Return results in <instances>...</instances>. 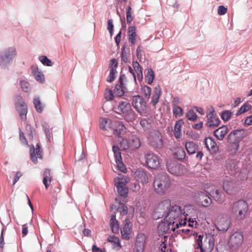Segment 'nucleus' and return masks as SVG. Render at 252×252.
I'll use <instances>...</instances> for the list:
<instances>
[{"label":"nucleus","instance_id":"obj_44","mask_svg":"<svg viewBox=\"0 0 252 252\" xmlns=\"http://www.w3.org/2000/svg\"><path fill=\"white\" fill-rule=\"evenodd\" d=\"M141 94L145 97V98L149 99L151 96V89L147 86H144L141 89Z\"/></svg>","mask_w":252,"mask_h":252},{"label":"nucleus","instance_id":"obj_43","mask_svg":"<svg viewBox=\"0 0 252 252\" xmlns=\"http://www.w3.org/2000/svg\"><path fill=\"white\" fill-rule=\"evenodd\" d=\"M230 145L228 148V151L231 155H235L240 147L239 144H229Z\"/></svg>","mask_w":252,"mask_h":252},{"label":"nucleus","instance_id":"obj_28","mask_svg":"<svg viewBox=\"0 0 252 252\" xmlns=\"http://www.w3.org/2000/svg\"><path fill=\"white\" fill-rule=\"evenodd\" d=\"M125 78L126 76L125 75H121L119 79V81L120 84L116 85L115 87V93H117V94L119 96H121L124 94L123 89H126V88L125 87L124 84L123 83V80Z\"/></svg>","mask_w":252,"mask_h":252},{"label":"nucleus","instance_id":"obj_51","mask_svg":"<svg viewBox=\"0 0 252 252\" xmlns=\"http://www.w3.org/2000/svg\"><path fill=\"white\" fill-rule=\"evenodd\" d=\"M251 108V106L248 103H245L243 104L241 107L239 109V111L236 113L237 115H239L245 113L248 110H250Z\"/></svg>","mask_w":252,"mask_h":252},{"label":"nucleus","instance_id":"obj_4","mask_svg":"<svg viewBox=\"0 0 252 252\" xmlns=\"http://www.w3.org/2000/svg\"><path fill=\"white\" fill-rule=\"evenodd\" d=\"M205 190L219 203L222 204L225 200V194L214 185L205 187Z\"/></svg>","mask_w":252,"mask_h":252},{"label":"nucleus","instance_id":"obj_1","mask_svg":"<svg viewBox=\"0 0 252 252\" xmlns=\"http://www.w3.org/2000/svg\"><path fill=\"white\" fill-rule=\"evenodd\" d=\"M171 184L169 177L166 174L157 176L153 183L155 191L159 195H163L167 191Z\"/></svg>","mask_w":252,"mask_h":252},{"label":"nucleus","instance_id":"obj_40","mask_svg":"<svg viewBox=\"0 0 252 252\" xmlns=\"http://www.w3.org/2000/svg\"><path fill=\"white\" fill-rule=\"evenodd\" d=\"M155 78V73L154 71L149 68L147 69V73L145 75V80L148 84H151Z\"/></svg>","mask_w":252,"mask_h":252},{"label":"nucleus","instance_id":"obj_32","mask_svg":"<svg viewBox=\"0 0 252 252\" xmlns=\"http://www.w3.org/2000/svg\"><path fill=\"white\" fill-rule=\"evenodd\" d=\"M136 36L135 27L130 26L128 28V40L131 44H134L135 43Z\"/></svg>","mask_w":252,"mask_h":252},{"label":"nucleus","instance_id":"obj_50","mask_svg":"<svg viewBox=\"0 0 252 252\" xmlns=\"http://www.w3.org/2000/svg\"><path fill=\"white\" fill-rule=\"evenodd\" d=\"M39 61L41 62V63L46 66H51L52 65V63L50 60H49L46 56H41L39 57Z\"/></svg>","mask_w":252,"mask_h":252},{"label":"nucleus","instance_id":"obj_27","mask_svg":"<svg viewBox=\"0 0 252 252\" xmlns=\"http://www.w3.org/2000/svg\"><path fill=\"white\" fill-rule=\"evenodd\" d=\"M205 143L207 148L213 153H216L219 151V147L212 138H206Z\"/></svg>","mask_w":252,"mask_h":252},{"label":"nucleus","instance_id":"obj_42","mask_svg":"<svg viewBox=\"0 0 252 252\" xmlns=\"http://www.w3.org/2000/svg\"><path fill=\"white\" fill-rule=\"evenodd\" d=\"M119 145L120 149L122 150H129L130 146L129 145V140L128 138H123L121 140H120Z\"/></svg>","mask_w":252,"mask_h":252},{"label":"nucleus","instance_id":"obj_18","mask_svg":"<svg viewBox=\"0 0 252 252\" xmlns=\"http://www.w3.org/2000/svg\"><path fill=\"white\" fill-rule=\"evenodd\" d=\"M183 219H185L184 220H181V221H173L172 224L173 226H176V228H179V226L184 225L186 224V221L187 220H188V225L190 227H193L194 226L196 227L197 225V222L195 220V218L190 217L188 214H184L183 215Z\"/></svg>","mask_w":252,"mask_h":252},{"label":"nucleus","instance_id":"obj_3","mask_svg":"<svg viewBox=\"0 0 252 252\" xmlns=\"http://www.w3.org/2000/svg\"><path fill=\"white\" fill-rule=\"evenodd\" d=\"M118 110L127 122H132L135 120L137 115L133 111L130 103L126 101H120L118 106Z\"/></svg>","mask_w":252,"mask_h":252},{"label":"nucleus","instance_id":"obj_29","mask_svg":"<svg viewBox=\"0 0 252 252\" xmlns=\"http://www.w3.org/2000/svg\"><path fill=\"white\" fill-rule=\"evenodd\" d=\"M132 67L136 75L137 79L140 81L143 79L142 68L137 61L133 62Z\"/></svg>","mask_w":252,"mask_h":252},{"label":"nucleus","instance_id":"obj_34","mask_svg":"<svg viewBox=\"0 0 252 252\" xmlns=\"http://www.w3.org/2000/svg\"><path fill=\"white\" fill-rule=\"evenodd\" d=\"M161 89L159 86L154 88V94L152 98V104L155 106L158 102L160 95Z\"/></svg>","mask_w":252,"mask_h":252},{"label":"nucleus","instance_id":"obj_7","mask_svg":"<svg viewBox=\"0 0 252 252\" xmlns=\"http://www.w3.org/2000/svg\"><path fill=\"white\" fill-rule=\"evenodd\" d=\"M248 135L247 130L244 129L232 131L227 136L229 144H239L240 142Z\"/></svg>","mask_w":252,"mask_h":252},{"label":"nucleus","instance_id":"obj_19","mask_svg":"<svg viewBox=\"0 0 252 252\" xmlns=\"http://www.w3.org/2000/svg\"><path fill=\"white\" fill-rule=\"evenodd\" d=\"M132 224L129 219H126L121 228V234L123 239L128 240L131 233Z\"/></svg>","mask_w":252,"mask_h":252},{"label":"nucleus","instance_id":"obj_16","mask_svg":"<svg viewBox=\"0 0 252 252\" xmlns=\"http://www.w3.org/2000/svg\"><path fill=\"white\" fill-rule=\"evenodd\" d=\"M244 238L242 233L234 232L230 237L229 244L232 250L238 249L242 244Z\"/></svg>","mask_w":252,"mask_h":252},{"label":"nucleus","instance_id":"obj_49","mask_svg":"<svg viewBox=\"0 0 252 252\" xmlns=\"http://www.w3.org/2000/svg\"><path fill=\"white\" fill-rule=\"evenodd\" d=\"M146 236L143 233L137 235L135 244L145 245L146 242Z\"/></svg>","mask_w":252,"mask_h":252},{"label":"nucleus","instance_id":"obj_5","mask_svg":"<svg viewBox=\"0 0 252 252\" xmlns=\"http://www.w3.org/2000/svg\"><path fill=\"white\" fill-rule=\"evenodd\" d=\"M166 168L169 173L175 176H181L186 171V169L183 164L171 160L167 161Z\"/></svg>","mask_w":252,"mask_h":252},{"label":"nucleus","instance_id":"obj_8","mask_svg":"<svg viewBox=\"0 0 252 252\" xmlns=\"http://www.w3.org/2000/svg\"><path fill=\"white\" fill-rule=\"evenodd\" d=\"M172 203L171 200L169 199L160 201L155 208V212L159 214L161 218H165Z\"/></svg>","mask_w":252,"mask_h":252},{"label":"nucleus","instance_id":"obj_63","mask_svg":"<svg viewBox=\"0 0 252 252\" xmlns=\"http://www.w3.org/2000/svg\"><path fill=\"white\" fill-rule=\"evenodd\" d=\"M227 11V8L225 7L223 5H220L218 7V13L220 15H222L225 14Z\"/></svg>","mask_w":252,"mask_h":252},{"label":"nucleus","instance_id":"obj_52","mask_svg":"<svg viewBox=\"0 0 252 252\" xmlns=\"http://www.w3.org/2000/svg\"><path fill=\"white\" fill-rule=\"evenodd\" d=\"M126 22L128 24L131 23L133 20L132 17V8L130 6H128L126 9Z\"/></svg>","mask_w":252,"mask_h":252},{"label":"nucleus","instance_id":"obj_56","mask_svg":"<svg viewBox=\"0 0 252 252\" xmlns=\"http://www.w3.org/2000/svg\"><path fill=\"white\" fill-rule=\"evenodd\" d=\"M140 125L145 130L149 129L151 128V124L146 119H143L140 121Z\"/></svg>","mask_w":252,"mask_h":252},{"label":"nucleus","instance_id":"obj_58","mask_svg":"<svg viewBox=\"0 0 252 252\" xmlns=\"http://www.w3.org/2000/svg\"><path fill=\"white\" fill-rule=\"evenodd\" d=\"M105 98L107 100H111L113 99L114 96L112 91L107 88L104 93Z\"/></svg>","mask_w":252,"mask_h":252},{"label":"nucleus","instance_id":"obj_9","mask_svg":"<svg viewBox=\"0 0 252 252\" xmlns=\"http://www.w3.org/2000/svg\"><path fill=\"white\" fill-rule=\"evenodd\" d=\"M184 214H185V212H182L180 206L172 203V205L170 207L165 218L171 221L176 219L182 220L183 219ZM170 223H171L172 221H170Z\"/></svg>","mask_w":252,"mask_h":252},{"label":"nucleus","instance_id":"obj_12","mask_svg":"<svg viewBox=\"0 0 252 252\" xmlns=\"http://www.w3.org/2000/svg\"><path fill=\"white\" fill-rule=\"evenodd\" d=\"M203 238L204 236L201 235L197 237L195 249L198 250L197 252H205L206 250L213 248V245L211 246L210 242L207 241L206 237L204 240Z\"/></svg>","mask_w":252,"mask_h":252},{"label":"nucleus","instance_id":"obj_22","mask_svg":"<svg viewBox=\"0 0 252 252\" xmlns=\"http://www.w3.org/2000/svg\"><path fill=\"white\" fill-rule=\"evenodd\" d=\"M208 119L207 126L211 128H214L220 125V120L214 114V111L210 112L207 115Z\"/></svg>","mask_w":252,"mask_h":252},{"label":"nucleus","instance_id":"obj_54","mask_svg":"<svg viewBox=\"0 0 252 252\" xmlns=\"http://www.w3.org/2000/svg\"><path fill=\"white\" fill-rule=\"evenodd\" d=\"M117 190L119 194L122 196L125 197L128 193V189L126 187H117Z\"/></svg>","mask_w":252,"mask_h":252},{"label":"nucleus","instance_id":"obj_15","mask_svg":"<svg viewBox=\"0 0 252 252\" xmlns=\"http://www.w3.org/2000/svg\"><path fill=\"white\" fill-rule=\"evenodd\" d=\"M114 122L106 118H101L99 120V127L102 130L107 132L106 134H112L116 132V130L114 129Z\"/></svg>","mask_w":252,"mask_h":252},{"label":"nucleus","instance_id":"obj_57","mask_svg":"<svg viewBox=\"0 0 252 252\" xmlns=\"http://www.w3.org/2000/svg\"><path fill=\"white\" fill-rule=\"evenodd\" d=\"M130 181L129 177L126 176L120 175L119 177L114 178V181H118L120 183H127Z\"/></svg>","mask_w":252,"mask_h":252},{"label":"nucleus","instance_id":"obj_30","mask_svg":"<svg viewBox=\"0 0 252 252\" xmlns=\"http://www.w3.org/2000/svg\"><path fill=\"white\" fill-rule=\"evenodd\" d=\"M111 230L114 233H117L119 230V224L116 219V214L115 213L112 214L110 222Z\"/></svg>","mask_w":252,"mask_h":252},{"label":"nucleus","instance_id":"obj_23","mask_svg":"<svg viewBox=\"0 0 252 252\" xmlns=\"http://www.w3.org/2000/svg\"><path fill=\"white\" fill-rule=\"evenodd\" d=\"M134 177L137 181L143 185L148 183L149 177L147 172L145 170H137L134 173Z\"/></svg>","mask_w":252,"mask_h":252},{"label":"nucleus","instance_id":"obj_25","mask_svg":"<svg viewBox=\"0 0 252 252\" xmlns=\"http://www.w3.org/2000/svg\"><path fill=\"white\" fill-rule=\"evenodd\" d=\"M31 70L32 74L35 79L40 83H43L45 81L44 75L43 73L39 69L36 65L31 66Z\"/></svg>","mask_w":252,"mask_h":252},{"label":"nucleus","instance_id":"obj_6","mask_svg":"<svg viewBox=\"0 0 252 252\" xmlns=\"http://www.w3.org/2000/svg\"><path fill=\"white\" fill-rule=\"evenodd\" d=\"M148 140L149 144L154 148L160 149L163 145L162 135L158 130H151L149 133Z\"/></svg>","mask_w":252,"mask_h":252},{"label":"nucleus","instance_id":"obj_10","mask_svg":"<svg viewBox=\"0 0 252 252\" xmlns=\"http://www.w3.org/2000/svg\"><path fill=\"white\" fill-rule=\"evenodd\" d=\"M222 188L224 191L230 195L235 194L239 190L238 186L235 181L228 177L223 179Z\"/></svg>","mask_w":252,"mask_h":252},{"label":"nucleus","instance_id":"obj_41","mask_svg":"<svg viewBox=\"0 0 252 252\" xmlns=\"http://www.w3.org/2000/svg\"><path fill=\"white\" fill-rule=\"evenodd\" d=\"M33 104L37 112L40 113H42L44 109V106L38 97L34 98Z\"/></svg>","mask_w":252,"mask_h":252},{"label":"nucleus","instance_id":"obj_33","mask_svg":"<svg viewBox=\"0 0 252 252\" xmlns=\"http://www.w3.org/2000/svg\"><path fill=\"white\" fill-rule=\"evenodd\" d=\"M199 195L202 206L208 207L211 205L212 199L208 195H206L204 192H201Z\"/></svg>","mask_w":252,"mask_h":252},{"label":"nucleus","instance_id":"obj_64","mask_svg":"<svg viewBox=\"0 0 252 252\" xmlns=\"http://www.w3.org/2000/svg\"><path fill=\"white\" fill-rule=\"evenodd\" d=\"M145 245L135 244L134 248V252H143Z\"/></svg>","mask_w":252,"mask_h":252},{"label":"nucleus","instance_id":"obj_14","mask_svg":"<svg viewBox=\"0 0 252 252\" xmlns=\"http://www.w3.org/2000/svg\"><path fill=\"white\" fill-rule=\"evenodd\" d=\"M15 107L21 119L25 121L27 119L28 106L21 97H18L17 102L15 103Z\"/></svg>","mask_w":252,"mask_h":252},{"label":"nucleus","instance_id":"obj_11","mask_svg":"<svg viewBox=\"0 0 252 252\" xmlns=\"http://www.w3.org/2000/svg\"><path fill=\"white\" fill-rule=\"evenodd\" d=\"M131 100L133 106L139 113L141 114L146 113V102L142 96L140 95L133 96Z\"/></svg>","mask_w":252,"mask_h":252},{"label":"nucleus","instance_id":"obj_13","mask_svg":"<svg viewBox=\"0 0 252 252\" xmlns=\"http://www.w3.org/2000/svg\"><path fill=\"white\" fill-rule=\"evenodd\" d=\"M231 220L229 218L225 215L219 216L216 223V227L220 231L226 232L230 227Z\"/></svg>","mask_w":252,"mask_h":252},{"label":"nucleus","instance_id":"obj_62","mask_svg":"<svg viewBox=\"0 0 252 252\" xmlns=\"http://www.w3.org/2000/svg\"><path fill=\"white\" fill-rule=\"evenodd\" d=\"M19 136H20V137H19L21 143L24 145H27L28 141L25 136V134H24V132L20 130V132H19Z\"/></svg>","mask_w":252,"mask_h":252},{"label":"nucleus","instance_id":"obj_59","mask_svg":"<svg viewBox=\"0 0 252 252\" xmlns=\"http://www.w3.org/2000/svg\"><path fill=\"white\" fill-rule=\"evenodd\" d=\"M118 211L120 212L121 215H126L127 213V207L124 204H120L118 208Z\"/></svg>","mask_w":252,"mask_h":252},{"label":"nucleus","instance_id":"obj_37","mask_svg":"<svg viewBox=\"0 0 252 252\" xmlns=\"http://www.w3.org/2000/svg\"><path fill=\"white\" fill-rule=\"evenodd\" d=\"M108 241L112 244L114 249L119 250L121 249V246L120 243L119 238L114 235L110 236L108 238Z\"/></svg>","mask_w":252,"mask_h":252},{"label":"nucleus","instance_id":"obj_53","mask_svg":"<svg viewBox=\"0 0 252 252\" xmlns=\"http://www.w3.org/2000/svg\"><path fill=\"white\" fill-rule=\"evenodd\" d=\"M186 117L189 120L195 121L196 120L197 116L193 110H190L187 113Z\"/></svg>","mask_w":252,"mask_h":252},{"label":"nucleus","instance_id":"obj_55","mask_svg":"<svg viewBox=\"0 0 252 252\" xmlns=\"http://www.w3.org/2000/svg\"><path fill=\"white\" fill-rule=\"evenodd\" d=\"M20 85L23 91L25 92H28L30 90V84L26 81H20Z\"/></svg>","mask_w":252,"mask_h":252},{"label":"nucleus","instance_id":"obj_31","mask_svg":"<svg viewBox=\"0 0 252 252\" xmlns=\"http://www.w3.org/2000/svg\"><path fill=\"white\" fill-rule=\"evenodd\" d=\"M52 180V176L51 175L50 170L46 169L43 173V183L44 184L46 189L49 187Z\"/></svg>","mask_w":252,"mask_h":252},{"label":"nucleus","instance_id":"obj_47","mask_svg":"<svg viewBox=\"0 0 252 252\" xmlns=\"http://www.w3.org/2000/svg\"><path fill=\"white\" fill-rule=\"evenodd\" d=\"M112 150L115 155L116 162L122 160L120 148L117 146H113Z\"/></svg>","mask_w":252,"mask_h":252},{"label":"nucleus","instance_id":"obj_17","mask_svg":"<svg viewBox=\"0 0 252 252\" xmlns=\"http://www.w3.org/2000/svg\"><path fill=\"white\" fill-rule=\"evenodd\" d=\"M147 166L152 169H156L159 166L158 157L153 153H148L145 156Z\"/></svg>","mask_w":252,"mask_h":252},{"label":"nucleus","instance_id":"obj_2","mask_svg":"<svg viewBox=\"0 0 252 252\" xmlns=\"http://www.w3.org/2000/svg\"><path fill=\"white\" fill-rule=\"evenodd\" d=\"M248 210L247 203L241 200L233 203L231 212L236 220H241L245 219Z\"/></svg>","mask_w":252,"mask_h":252},{"label":"nucleus","instance_id":"obj_60","mask_svg":"<svg viewBox=\"0 0 252 252\" xmlns=\"http://www.w3.org/2000/svg\"><path fill=\"white\" fill-rule=\"evenodd\" d=\"M232 113L229 110H225L222 112L221 117L225 121H227L231 117Z\"/></svg>","mask_w":252,"mask_h":252},{"label":"nucleus","instance_id":"obj_24","mask_svg":"<svg viewBox=\"0 0 252 252\" xmlns=\"http://www.w3.org/2000/svg\"><path fill=\"white\" fill-rule=\"evenodd\" d=\"M130 151L134 150L139 148L141 146L140 139L135 135H131L128 137Z\"/></svg>","mask_w":252,"mask_h":252},{"label":"nucleus","instance_id":"obj_20","mask_svg":"<svg viewBox=\"0 0 252 252\" xmlns=\"http://www.w3.org/2000/svg\"><path fill=\"white\" fill-rule=\"evenodd\" d=\"M16 55V50L15 48H9L5 50L2 54L0 56V63L4 62H9Z\"/></svg>","mask_w":252,"mask_h":252},{"label":"nucleus","instance_id":"obj_21","mask_svg":"<svg viewBox=\"0 0 252 252\" xmlns=\"http://www.w3.org/2000/svg\"><path fill=\"white\" fill-rule=\"evenodd\" d=\"M31 158L32 162L36 163L37 162V158L41 159L42 158V152L40 149L39 144L36 145L35 148L32 146L31 148Z\"/></svg>","mask_w":252,"mask_h":252},{"label":"nucleus","instance_id":"obj_48","mask_svg":"<svg viewBox=\"0 0 252 252\" xmlns=\"http://www.w3.org/2000/svg\"><path fill=\"white\" fill-rule=\"evenodd\" d=\"M26 134L28 136L30 140H33V133L34 131V129L32 127L31 125L27 124L25 127Z\"/></svg>","mask_w":252,"mask_h":252},{"label":"nucleus","instance_id":"obj_36","mask_svg":"<svg viewBox=\"0 0 252 252\" xmlns=\"http://www.w3.org/2000/svg\"><path fill=\"white\" fill-rule=\"evenodd\" d=\"M184 122L183 120H179L177 121L174 126V135L176 138H180L181 137V127L184 125Z\"/></svg>","mask_w":252,"mask_h":252},{"label":"nucleus","instance_id":"obj_26","mask_svg":"<svg viewBox=\"0 0 252 252\" xmlns=\"http://www.w3.org/2000/svg\"><path fill=\"white\" fill-rule=\"evenodd\" d=\"M228 131V127L226 126H223L216 129L214 132V134L218 139L222 140Z\"/></svg>","mask_w":252,"mask_h":252},{"label":"nucleus","instance_id":"obj_35","mask_svg":"<svg viewBox=\"0 0 252 252\" xmlns=\"http://www.w3.org/2000/svg\"><path fill=\"white\" fill-rule=\"evenodd\" d=\"M114 129L116 130V132L112 133V134L120 135L125 132L126 129L123 123L120 121L114 122Z\"/></svg>","mask_w":252,"mask_h":252},{"label":"nucleus","instance_id":"obj_61","mask_svg":"<svg viewBox=\"0 0 252 252\" xmlns=\"http://www.w3.org/2000/svg\"><path fill=\"white\" fill-rule=\"evenodd\" d=\"M116 163L119 169L121 171L124 173H126V168L125 167L124 164L123 163L122 160H121V161H116Z\"/></svg>","mask_w":252,"mask_h":252},{"label":"nucleus","instance_id":"obj_45","mask_svg":"<svg viewBox=\"0 0 252 252\" xmlns=\"http://www.w3.org/2000/svg\"><path fill=\"white\" fill-rule=\"evenodd\" d=\"M173 113L176 118L182 116L184 114L183 110L177 105H174L173 108Z\"/></svg>","mask_w":252,"mask_h":252},{"label":"nucleus","instance_id":"obj_39","mask_svg":"<svg viewBox=\"0 0 252 252\" xmlns=\"http://www.w3.org/2000/svg\"><path fill=\"white\" fill-rule=\"evenodd\" d=\"M174 156L179 160L184 159L186 157V153L182 147H178L175 149Z\"/></svg>","mask_w":252,"mask_h":252},{"label":"nucleus","instance_id":"obj_38","mask_svg":"<svg viewBox=\"0 0 252 252\" xmlns=\"http://www.w3.org/2000/svg\"><path fill=\"white\" fill-rule=\"evenodd\" d=\"M186 149L189 154H193L197 150L198 146L193 142H187L185 145Z\"/></svg>","mask_w":252,"mask_h":252},{"label":"nucleus","instance_id":"obj_46","mask_svg":"<svg viewBox=\"0 0 252 252\" xmlns=\"http://www.w3.org/2000/svg\"><path fill=\"white\" fill-rule=\"evenodd\" d=\"M109 74L108 75L107 81L109 82H113L115 78V75L117 73L116 69L115 67L113 66H109Z\"/></svg>","mask_w":252,"mask_h":252}]
</instances>
